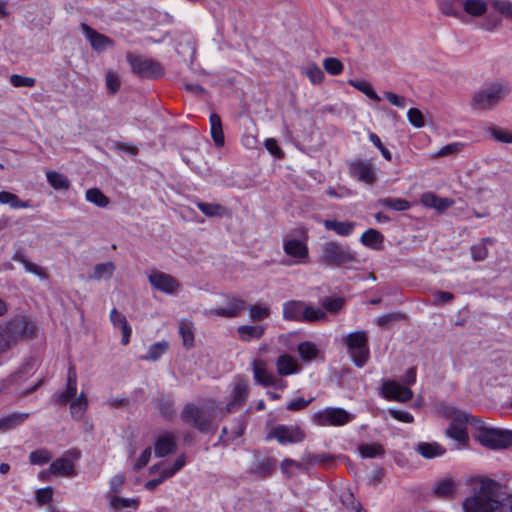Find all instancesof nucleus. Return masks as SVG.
<instances>
[{
  "label": "nucleus",
  "instance_id": "nucleus-17",
  "mask_svg": "<svg viewBox=\"0 0 512 512\" xmlns=\"http://www.w3.org/2000/svg\"><path fill=\"white\" fill-rule=\"evenodd\" d=\"M81 29L85 37L89 40L91 47L98 52H103L108 48L114 46V42L111 38L104 34H101L91 28L88 24L82 23Z\"/></svg>",
  "mask_w": 512,
  "mask_h": 512
},
{
  "label": "nucleus",
  "instance_id": "nucleus-44",
  "mask_svg": "<svg viewBox=\"0 0 512 512\" xmlns=\"http://www.w3.org/2000/svg\"><path fill=\"white\" fill-rule=\"evenodd\" d=\"M298 352L304 362H310L317 358L319 350L312 342L305 341L298 345Z\"/></svg>",
  "mask_w": 512,
  "mask_h": 512
},
{
  "label": "nucleus",
  "instance_id": "nucleus-22",
  "mask_svg": "<svg viewBox=\"0 0 512 512\" xmlns=\"http://www.w3.org/2000/svg\"><path fill=\"white\" fill-rule=\"evenodd\" d=\"M177 448V444L175 441V437L172 433H165L160 435L155 440V456L156 457H165L173 452H175Z\"/></svg>",
  "mask_w": 512,
  "mask_h": 512
},
{
  "label": "nucleus",
  "instance_id": "nucleus-42",
  "mask_svg": "<svg viewBox=\"0 0 512 512\" xmlns=\"http://www.w3.org/2000/svg\"><path fill=\"white\" fill-rule=\"evenodd\" d=\"M446 435L461 445H465L468 442V434L465 426L451 423L446 429Z\"/></svg>",
  "mask_w": 512,
  "mask_h": 512
},
{
  "label": "nucleus",
  "instance_id": "nucleus-26",
  "mask_svg": "<svg viewBox=\"0 0 512 512\" xmlns=\"http://www.w3.org/2000/svg\"><path fill=\"white\" fill-rule=\"evenodd\" d=\"M304 302L290 300L283 304V318L289 321L302 322Z\"/></svg>",
  "mask_w": 512,
  "mask_h": 512
},
{
  "label": "nucleus",
  "instance_id": "nucleus-32",
  "mask_svg": "<svg viewBox=\"0 0 512 512\" xmlns=\"http://www.w3.org/2000/svg\"><path fill=\"white\" fill-rule=\"evenodd\" d=\"M275 469V460L272 458H265L255 461L249 472L264 478L270 476Z\"/></svg>",
  "mask_w": 512,
  "mask_h": 512
},
{
  "label": "nucleus",
  "instance_id": "nucleus-56",
  "mask_svg": "<svg viewBox=\"0 0 512 512\" xmlns=\"http://www.w3.org/2000/svg\"><path fill=\"white\" fill-rule=\"evenodd\" d=\"M157 407L165 418H171L174 415V401L170 397H160L157 400Z\"/></svg>",
  "mask_w": 512,
  "mask_h": 512
},
{
  "label": "nucleus",
  "instance_id": "nucleus-14",
  "mask_svg": "<svg viewBox=\"0 0 512 512\" xmlns=\"http://www.w3.org/2000/svg\"><path fill=\"white\" fill-rule=\"evenodd\" d=\"M350 175L358 181L372 185L376 182V173L368 160H356L349 165Z\"/></svg>",
  "mask_w": 512,
  "mask_h": 512
},
{
  "label": "nucleus",
  "instance_id": "nucleus-38",
  "mask_svg": "<svg viewBox=\"0 0 512 512\" xmlns=\"http://www.w3.org/2000/svg\"><path fill=\"white\" fill-rule=\"evenodd\" d=\"M416 451L424 458L430 459L437 456H441L445 453V449L438 443H419L416 447Z\"/></svg>",
  "mask_w": 512,
  "mask_h": 512
},
{
  "label": "nucleus",
  "instance_id": "nucleus-39",
  "mask_svg": "<svg viewBox=\"0 0 512 512\" xmlns=\"http://www.w3.org/2000/svg\"><path fill=\"white\" fill-rule=\"evenodd\" d=\"M443 415L452 420V423L465 426L470 420V414L459 410L453 406H446L443 409Z\"/></svg>",
  "mask_w": 512,
  "mask_h": 512
},
{
  "label": "nucleus",
  "instance_id": "nucleus-5",
  "mask_svg": "<svg viewBox=\"0 0 512 512\" xmlns=\"http://www.w3.org/2000/svg\"><path fill=\"white\" fill-rule=\"evenodd\" d=\"M180 417L184 423L196 428L202 433H208L215 430L212 426V414L197 407L193 403H187L184 405Z\"/></svg>",
  "mask_w": 512,
  "mask_h": 512
},
{
  "label": "nucleus",
  "instance_id": "nucleus-37",
  "mask_svg": "<svg viewBox=\"0 0 512 512\" xmlns=\"http://www.w3.org/2000/svg\"><path fill=\"white\" fill-rule=\"evenodd\" d=\"M211 136L217 147L224 145V133L222 128L221 118L218 114L213 113L210 115Z\"/></svg>",
  "mask_w": 512,
  "mask_h": 512
},
{
  "label": "nucleus",
  "instance_id": "nucleus-7",
  "mask_svg": "<svg viewBox=\"0 0 512 512\" xmlns=\"http://www.w3.org/2000/svg\"><path fill=\"white\" fill-rule=\"evenodd\" d=\"M478 441L490 449H506L512 446V430L479 426Z\"/></svg>",
  "mask_w": 512,
  "mask_h": 512
},
{
  "label": "nucleus",
  "instance_id": "nucleus-63",
  "mask_svg": "<svg viewBox=\"0 0 512 512\" xmlns=\"http://www.w3.org/2000/svg\"><path fill=\"white\" fill-rule=\"evenodd\" d=\"M105 82L108 92L112 95L116 94L120 89V79L117 74L108 71L105 75Z\"/></svg>",
  "mask_w": 512,
  "mask_h": 512
},
{
  "label": "nucleus",
  "instance_id": "nucleus-10",
  "mask_svg": "<svg viewBox=\"0 0 512 512\" xmlns=\"http://www.w3.org/2000/svg\"><path fill=\"white\" fill-rule=\"evenodd\" d=\"M306 434L298 425H278L267 435V439H276L280 444H295L304 441Z\"/></svg>",
  "mask_w": 512,
  "mask_h": 512
},
{
  "label": "nucleus",
  "instance_id": "nucleus-49",
  "mask_svg": "<svg viewBox=\"0 0 512 512\" xmlns=\"http://www.w3.org/2000/svg\"><path fill=\"white\" fill-rule=\"evenodd\" d=\"M490 6L505 19L512 22V1L510 0H489Z\"/></svg>",
  "mask_w": 512,
  "mask_h": 512
},
{
  "label": "nucleus",
  "instance_id": "nucleus-6",
  "mask_svg": "<svg viewBox=\"0 0 512 512\" xmlns=\"http://www.w3.org/2000/svg\"><path fill=\"white\" fill-rule=\"evenodd\" d=\"M343 342L346 344L348 351L354 364L362 367L369 358L368 336L365 331H355L344 337Z\"/></svg>",
  "mask_w": 512,
  "mask_h": 512
},
{
  "label": "nucleus",
  "instance_id": "nucleus-19",
  "mask_svg": "<svg viewBox=\"0 0 512 512\" xmlns=\"http://www.w3.org/2000/svg\"><path fill=\"white\" fill-rule=\"evenodd\" d=\"M283 250L288 256L296 259L297 263L305 261L309 255L307 244L294 238L284 240Z\"/></svg>",
  "mask_w": 512,
  "mask_h": 512
},
{
  "label": "nucleus",
  "instance_id": "nucleus-28",
  "mask_svg": "<svg viewBox=\"0 0 512 512\" xmlns=\"http://www.w3.org/2000/svg\"><path fill=\"white\" fill-rule=\"evenodd\" d=\"M360 241L371 249L380 250L384 242V236L378 230L370 228L362 234Z\"/></svg>",
  "mask_w": 512,
  "mask_h": 512
},
{
  "label": "nucleus",
  "instance_id": "nucleus-50",
  "mask_svg": "<svg viewBox=\"0 0 512 512\" xmlns=\"http://www.w3.org/2000/svg\"><path fill=\"white\" fill-rule=\"evenodd\" d=\"M348 83L357 90L364 93L371 100L379 102L380 96L374 91L371 84L365 80H349Z\"/></svg>",
  "mask_w": 512,
  "mask_h": 512
},
{
  "label": "nucleus",
  "instance_id": "nucleus-60",
  "mask_svg": "<svg viewBox=\"0 0 512 512\" xmlns=\"http://www.w3.org/2000/svg\"><path fill=\"white\" fill-rule=\"evenodd\" d=\"M52 458L51 453L46 449H38L30 453L29 459L32 464L43 465Z\"/></svg>",
  "mask_w": 512,
  "mask_h": 512
},
{
  "label": "nucleus",
  "instance_id": "nucleus-2",
  "mask_svg": "<svg viewBox=\"0 0 512 512\" xmlns=\"http://www.w3.org/2000/svg\"><path fill=\"white\" fill-rule=\"evenodd\" d=\"M511 91L508 82L493 81L485 84L472 95L470 107L475 112H486L495 109Z\"/></svg>",
  "mask_w": 512,
  "mask_h": 512
},
{
  "label": "nucleus",
  "instance_id": "nucleus-23",
  "mask_svg": "<svg viewBox=\"0 0 512 512\" xmlns=\"http://www.w3.org/2000/svg\"><path fill=\"white\" fill-rule=\"evenodd\" d=\"M48 472H51L53 475L64 477L76 475L74 462L67 457H60L54 460L51 463Z\"/></svg>",
  "mask_w": 512,
  "mask_h": 512
},
{
  "label": "nucleus",
  "instance_id": "nucleus-20",
  "mask_svg": "<svg viewBox=\"0 0 512 512\" xmlns=\"http://www.w3.org/2000/svg\"><path fill=\"white\" fill-rule=\"evenodd\" d=\"M252 371L255 381L260 385L268 387L277 383V377L267 370L266 362L264 360H253Z\"/></svg>",
  "mask_w": 512,
  "mask_h": 512
},
{
  "label": "nucleus",
  "instance_id": "nucleus-58",
  "mask_svg": "<svg viewBox=\"0 0 512 512\" xmlns=\"http://www.w3.org/2000/svg\"><path fill=\"white\" fill-rule=\"evenodd\" d=\"M302 72L309 78L312 84H319L324 79V72L316 64L309 65Z\"/></svg>",
  "mask_w": 512,
  "mask_h": 512
},
{
  "label": "nucleus",
  "instance_id": "nucleus-61",
  "mask_svg": "<svg viewBox=\"0 0 512 512\" xmlns=\"http://www.w3.org/2000/svg\"><path fill=\"white\" fill-rule=\"evenodd\" d=\"M324 69L331 75H339L343 71L342 62L334 57H329L323 61Z\"/></svg>",
  "mask_w": 512,
  "mask_h": 512
},
{
  "label": "nucleus",
  "instance_id": "nucleus-45",
  "mask_svg": "<svg viewBox=\"0 0 512 512\" xmlns=\"http://www.w3.org/2000/svg\"><path fill=\"white\" fill-rule=\"evenodd\" d=\"M326 319L327 315L321 308H315L311 305L304 304L302 322L312 323Z\"/></svg>",
  "mask_w": 512,
  "mask_h": 512
},
{
  "label": "nucleus",
  "instance_id": "nucleus-29",
  "mask_svg": "<svg viewBox=\"0 0 512 512\" xmlns=\"http://www.w3.org/2000/svg\"><path fill=\"white\" fill-rule=\"evenodd\" d=\"M237 332L242 341L249 342L260 339L264 335L265 328L261 325H241L237 328Z\"/></svg>",
  "mask_w": 512,
  "mask_h": 512
},
{
  "label": "nucleus",
  "instance_id": "nucleus-40",
  "mask_svg": "<svg viewBox=\"0 0 512 512\" xmlns=\"http://www.w3.org/2000/svg\"><path fill=\"white\" fill-rule=\"evenodd\" d=\"M0 203L9 205L13 209L31 207L30 201H23V200L19 199V197L16 194H13L8 191L0 192Z\"/></svg>",
  "mask_w": 512,
  "mask_h": 512
},
{
  "label": "nucleus",
  "instance_id": "nucleus-33",
  "mask_svg": "<svg viewBox=\"0 0 512 512\" xmlns=\"http://www.w3.org/2000/svg\"><path fill=\"white\" fill-rule=\"evenodd\" d=\"M14 260L17 262H20L27 272L36 275L39 279H41V280L48 279L49 275H48L46 269L29 261L23 254L17 253L14 257Z\"/></svg>",
  "mask_w": 512,
  "mask_h": 512
},
{
  "label": "nucleus",
  "instance_id": "nucleus-25",
  "mask_svg": "<svg viewBox=\"0 0 512 512\" xmlns=\"http://www.w3.org/2000/svg\"><path fill=\"white\" fill-rule=\"evenodd\" d=\"M463 0H436L439 11L446 17H452L459 21L462 19Z\"/></svg>",
  "mask_w": 512,
  "mask_h": 512
},
{
  "label": "nucleus",
  "instance_id": "nucleus-57",
  "mask_svg": "<svg viewBox=\"0 0 512 512\" xmlns=\"http://www.w3.org/2000/svg\"><path fill=\"white\" fill-rule=\"evenodd\" d=\"M344 302L341 297H327L322 300L321 304L326 311L336 314L342 309Z\"/></svg>",
  "mask_w": 512,
  "mask_h": 512
},
{
  "label": "nucleus",
  "instance_id": "nucleus-8",
  "mask_svg": "<svg viewBox=\"0 0 512 512\" xmlns=\"http://www.w3.org/2000/svg\"><path fill=\"white\" fill-rule=\"evenodd\" d=\"M127 61L134 74L141 78L156 79L164 74V69L160 63L150 58L128 54Z\"/></svg>",
  "mask_w": 512,
  "mask_h": 512
},
{
  "label": "nucleus",
  "instance_id": "nucleus-41",
  "mask_svg": "<svg viewBox=\"0 0 512 512\" xmlns=\"http://www.w3.org/2000/svg\"><path fill=\"white\" fill-rule=\"evenodd\" d=\"M46 178L48 183L55 189V190H68L70 188V181L69 179L56 171H48L46 173Z\"/></svg>",
  "mask_w": 512,
  "mask_h": 512
},
{
  "label": "nucleus",
  "instance_id": "nucleus-9",
  "mask_svg": "<svg viewBox=\"0 0 512 512\" xmlns=\"http://www.w3.org/2000/svg\"><path fill=\"white\" fill-rule=\"evenodd\" d=\"M353 415L338 407H328L313 415V422L319 426H342L353 419Z\"/></svg>",
  "mask_w": 512,
  "mask_h": 512
},
{
  "label": "nucleus",
  "instance_id": "nucleus-1",
  "mask_svg": "<svg viewBox=\"0 0 512 512\" xmlns=\"http://www.w3.org/2000/svg\"><path fill=\"white\" fill-rule=\"evenodd\" d=\"M36 331L35 323L25 316L0 322V353L7 352L20 341L33 337Z\"/></svg>",
  "mask_w": 512,
  "mask_h": 512
},
{
  "label": "nucleus",
  "instance_id": "nucleus-11",
  "mask_svg": "<svg viewBox=\"0 0 512 512\" xmlns=\"http://www.w3.org/2000/svg\"><path fill=\"white\" fill-rule=\"evenodd\" d=\"M249 393L248 382L244 377L237 376L233 381L230 399L225 406L227 413L240 409L246 402Z\"/></svg>",
  "mask_w": 512,
  "mask_h": 512
},
{
  "label": "nucleus",
  "instance_id": "nucleus-59",
  "mask_svg": "<svg viewBox=\"0 0 512 512\" xmlns=\"http://www.w3.org/2000/svg\"><path fill=\"white\" fill-rule=\"evenodd\" d=\"M488 132L498 142L501 143H512V132L507 129H503L497 126L489 128Z\"/></svg>",
  "mask_w": 512,
  "mask_h": 512
},
{
  "label": "nucleus",
  "instance_id": "nucleus-34",
  "mask_svg": "<svg viewBox=\"0 0 512 512\" xmlns=\"http://www.w3.org/2000/svg\"><path fill=\"white\" fill-rule=\"evenodd\" d=\"M196 206L207 217H224L228 215V209L218 203L197 201Z\"/></svg>",
  "mask_w": 512,
  "mask_h": 512
},
{
  "label": "nucleus",
  "instance_id": "nucleus-18",
  "mask_svg": "<svg viewBox=\"0 0 512 512\" xmlns=\"http://www.w3.org/2000/svg\"><path fill=\"white\" fill-rule=\"evenodd\" d=\"M77 393V372L73 365H70L67 372L66 389L63 392L55 393L52 400L58 404H66Z\"/></svg>",
  "mask_w": 512,
  "mask_h": 512
},
{
  "label": "nucleus",
  "instance_id": "nucleus-15",
  "mask_svg": "<svg viewBox=\"0 0 512 512\" xmlns=\"http://www.w3.org/2000/svg\"><path fill=\"white\" fill-rule=\"evenodd\" d=\"M245 308V300L235 296H229L227 297L226 307L206 310L204 314L207 316L234 318L238 316Z\"/></svg>",
  "mask_w": 512,
  "mask_h": 512
},
{
  "label": "nucleus",
  "instance_id": "nucleus-54",
  "mask_svg": "<svg viewBox=\"0 0 512 512\" xmlns=\"http://www.w3.org/2000/svg\"><path fill=\"white\" fill-rule=\"evenodd\" d=\"M340 501L343 506L354 512H362V507L359 501L356 500L353 493L349 490L340 494Z\"/></svg>",
  "mask_w": 512,
  "mask_h": 512
},
{
  "label": "nucleus",
  "instance_id": "nucleus-4",
  "mask_svg": "<svg viewBox=\"0 0 512 512\" xmlns=\"http://www.w3.org/2000/svg\"><path fill=\"white\" fill-rule=\"evenodd\" d=\"M495 485L493 480L482 481L474 495L464 500V512H503V504L494 496Z\"/></svg>",
  "mask_w": 512,
  "mask_h": 512
},
{
  "label": "nucleus",
  "instance_id": "nucleus-21",
  "mask_svg": "<svg viewBox=\"0 0 512 512\" xmlns=\"http://www.w3.org/2000/svg\"><path fill=\"white\" fill-rule=\"evenodd\" d=\"M275 365L277 373L281 377L297 374L301 371V366L297 360L287 353L281 354L276 359Z\"/></svg>",
  "mask_w": 512,
  "mask_h": 512
},
{
  "label": "nucleus",
  "instance_id": "nucleus-51",
  "mask_svg": "<svg viewBox=\"0 0 512 512\" xmlns=\"http://www.w3.org/2000/svg\"><path fill=\"white\" fill-rule=\"evenodd\" d=\"M358 449L361 456L365 458L382 457L385 453L384 447L379 443L361 444Z\"/></svg>",
  "mask_w": 512,
  "mask_h": 512
},
{
  "label": "nucleus",
  "instance_id": "nucleus-62",
  "mask_svg": "<svg viewBox=\"0 0 512 512\" xmlns=\"http://www.w3.org/2000/svg\"><path fill=\"white\" fill-rule=\"evenodd\" d=\"M10 83L14 87H34L36 79L32 77H26L19 74H12L10 76Z\"/></svg>",
  "mask_w": 512,
  "mask_h": 512
},
{
  "label": "nucleus",
  "instance_id": "nucleus-36",
  "mask_svg": "<svg viewBox=\"0 0 512 512\" xmlns=\"http://www.w3.org/2000/svg\"><path fill=\"white\" fill-rule=\"evenodd\" d=\"M495 240L491 237L483 238L479 243L471 246V257L474 261H484L488 255L489 250L487 244H493Z\"/></svg>",
  "mask_w": 512,
  "mask_h": 512
},
{
  "label": "nucleus",
  "instance_id": "nucleus-27",
  "mask_svg": "<svg viewBox=\"0 0 512 512\" xmlns=\"http://www.w3.org/2000/svg\"><path fill=\"white\" fill-rule=\"evenodd\" d=\"M323 225L327 230L334 231L339 236L348 237L352 234L356 224L350 221L326 219L323 221Z\"/></svg>",
  "mask_w": 512,
  "mask_h": 512
},
{
  "label": "nucleus",
  "instance_id": "nucleus-48",
  "mask_svg": "<svg viewBox=\"0 0 512 512\" xmlns=\"http://www.w3.org/2000/svg\"><path fill=\"white\" fill-rule=\"evenodd\" d=\"M169 343L165 340L159 341L151 345L147 355L142 357L144 360L157 361L163 354L167 352Z\"/></svg>",
  "mask_w": 512,
  "mask_h": 512
},
{
  "label": "nucleus",
  "instance_id": "nucleus-35",
  "mask_svg": "<svg viewBox=\"0 0 512 512\" xmlns=\"http://www.w3.org/2000/svg\"><path fill=\"white\" fill-rule=\"evenodd\" d=\"M109 505L114 510H121L124 508H132L136 510L139 507L140 501L138 498H122L117 495H107Z\"/></svg>",
  "mask_w": 512,
  "mask_h": 512
},
{
  "label": "nucleus",
  "instance_id": "nucleus-55",
  "mask_svg": "<svg viewBox=\"0 0 512 512\" xmlns=\"http://www.w3.org/2000/svg\"><path fill=\"white\" fill-rule=\"evenodd\" d=\"M250 318L254 321L262 320L270 316L271 310L269 307L256 303L248 307Z\"/></svg>",
  "mask_w": 512,
  "mask_h": 512
},
{
  "label": "nucleus",
  "instance_id": "nucleus-3",
  "mask_svg": "<svg viewBox=\"0 0 512 512\" xmlns=\"http://www.w3.org/2000/svg\"><path fill=\"white\" fill-rule=\"evenodd\" d=\"M356 252L337 241H327L321 245L318 263L331 268H351L358 263Z\"/></svg>",
  "mask_w": 512,
  "mask_h": 512
},
{
  "label": "nucleus",
  "instance_id": "nucleus-12",
  "mask_svg": "<svg viewBox=\"0 0 512 512\" xmlns=\"http://www.w3.org/2000/svg\"><path fill=\"white\" fill-rule=\"evenodd\" d=\"M150 285L157 291L174 294L180 287L179 282L170 274L153 270L148 275Z\"/></svg>",
  "mask_w": 512,
  "mask_h": 512
},
{
  "label": "nucleus",
  "instance_id": "nucleus-24",
  "mask_svg": "<svg viewBox=\"0 0 512 512\" xmlns=\"http://www.w3.org/2000/svg\"><path fill=\"white\" fill-rule=\"evenodd\" d=\"M421 203L429 208H434L438 212L445 211L454 205V200L438 197L432 192H426L421 196Z\"/></svg>",
  "mask_w": 512,
  "mask_h": 512
},
{
  "label": "nucleus",
  "instance_id": "nucleus-13",
  "mask_svg": "<svg viewBox=\"0 0 512 512\" xmlns=\"http://www.w3.org/2000/svg\"><path fill=\"white\" fill-rule=\"evenodd\" d=\"M489 6V0H463L461 22L470 23L472 20L484 17Z\"/></svg>",
  "mask_w": 512,
  "mask_h": 512
},
{
  "label": "nucleus",
  "instance_id": "nucleus-53",
  "mask_svg": "<svg viewBox=\"0 0 512 512\" xmlns=\"http://www.w3.org/2000/svg\"><path fill=\"white\" fill-rule=\"evenodd\" d=\"M433 491L439 497H452L455 493V484L451 479H444L435 484Z\"/></svg>",
  "mask_w": 512,
  "mask_h": 512
},
{
  "label": "nucleus",
  "instance_id": "nucleus-64",
  "mask_svg": "<svg viewBox=\"0 0 512 512\" xmlns=\"http://www.w3.org/2000/svg\"><path fill=\"white\" fill-rule=\"evenodd\" d=\"M35 498H36V502L40 506L50 503L53 498V488L48 486L45 488L38 489L36 491Z\"/></svg>",
  "mask_w": 512,
  "mask_h": 512
},
{
  "label": "nucleus",
  "instance_id": "nucleus-46",
  "mask_svg": "<svg viewBox=\"0 0 512 512\" xmlns=\"http://www.w3.org/2000/svg\"><path fill=\"white\" fill-rule=\"evenodd\" d=\"M86 200L94 205L105 208L109 204V198L98 188H90L85 193Z\"/></svg>",
  "mask_w": 512,
  "mask_h": 512
},
{
  "label": "nucleus",
  "instance_id": "nucleus-30",
  "mask_svg": "<svg viewBox=\"0 0 512 512\" xmlns=\"http://www.w3.org/2000/svg\"><path fill=\"white\" fill-rule=\"evenodd\" d=\"M29 415V413L15 412L1 418L0 432H7L9 430L15 429L21 425L29 417Z\"/></svg>",
  "mask_w": 512,
  "mask_h": 512
},
{
  "label": "nucleus",
  "instance_id": "nucleus-16",
  "mask_svg": "<svg viewBox=\"0 0 512 512\" xmlns=\"http://www.w3.org/2000/svg\"><path fill=\"white\" fill-rule=\"evenodd\" d=\"M382 395L386 399H393L398 402H407L412 399L413 391L396 381L387 380L382 384Z\"/></svg>",
  "mask_w": 512,
  "mask_h": 512
},
{
  "label": "nucleus",
  "instance_id": "nucleus-52",
  "mask_svg": "<svg viewBox=\"0 0 512 512\" xmlns=\"http://www.w3.org/2000/svg\"><path fill=\"white\" fill-rule=\"evenodd\" d=\"M179 334L185 348L190 349L194 345V333L192 323L182 321L179 325Z\"/></svg>",
  "mask_w": 512,
  "mask_h": 512
},
{
  "label": "nucleus",
  "instance_id": "nucleus-31",
  "mask_svg": "<svg viewBox=\"0 0 512 512\" xmlns=\"http://www.w3.org/2000/svg\"><path fill=\"white\" fill-rule=\"evenodd\" d=\"M115 270L116 266L112 261L99 263L95 265L92 274L89 276V279L96 281L108 280L113 276Z\"/></svg>",
  "mask_w": 512,
  "mask_h": 512
},
{
  "label": "nucleus",
  "instance_id": "nucleus-43",
  "mask_svg": "<svg viewBox=\"0 0 512 512\" xmlns=\"http://www.w3.org/2000/svg\"><path fill=\"white\" fill-rule=\"evenodd\" d=\"M88 406L86 395L82 392L77 398L70 403L71 415L74 419H81Z\"/></svg>",
  "mask_w": 512,
  "mask_h": 512
},
{
  "label": "nucleus",
  "instance_id": "nucleus-47",
  "mask_svg": "<svg viewBox=\"0 0 512 512\" xmlns=\"http://www.w3.org/2000/svg\"><path fill=\"white\" fill-rule=\"evenodd\" d=\"M378 203L388 209L394 211H406L410 208V203L406 199L402 198H383L378 201Z\"/></svg>",
  "mask_w": 512,
  "mask_h": 512
}]
</instances>
